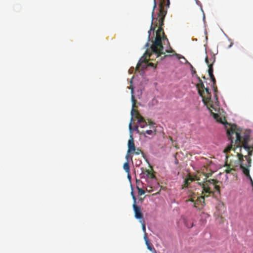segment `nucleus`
Segmentation results:
<instances>
[{"label":"nucleus","instance_id":"obj_29","mask_svg":"<svg viewBox=\"0 0 253 253\" xmlns=\"http://www.w3.org/2000/svg\"><path fill=\"white\" fill-rule=\"evenodd\" d=\"M148 44H149L147 43L146 44V45H147V46H148Z\"/></svg>","mask_w":253,"mask_h":253},{"label":"nucleus","instance_id":"obj_15","mask_svg":"<svg viewBox=\"0 0 253 253\" xmlns=\"http://www.w3.org/2000/svg\"><path fill=\"white\" fill-rule=\"evenodd\" d=\"M212 87H213V91L214 92V97L216 99V101H217V95L216 94L217 91V87L216 86V85L214 86H212Z\"/></svg>","mask_w":253,"mask_h":253},{"label":"nucleus","instance_id":"obj_10","mask_svg":"<svg viewBox=\"0 0 253 253\" xmlns=\"http://www.w3.org/2000/svg\"><path fill=\"white\" fill-rule=\"evenodd\" d=\"M136 150V147L134 145V140L132 135H130V138L128 141V150L127 153H132L133 151Z\"/></svg>","mask_w":253,"mask_h":253},{"label":"nucleus","instance_id":"obj_7","mask_svg":"<svg viewBox=\"0 0 253 253\" xmlns=\"http://www.w3.org/2000/svg\"><path fill=\"white\" fill-rule=\"evenodd\" d=\"M202 194H204V196L198 197L194 202V207L196 208H198L199 210L202 209L205 205V197L209 196L207 193H203L202 192Z\"/></svg>","mask_w":253,"mask_h":253},{"label":"nucleus","instance_id":"obj_19","mask_svg":"<svg viewBox=\"0 0 253 253\" xmlns=\"http://www.w3.org/2000/svg\"><path fill=\"white\" fill-rule=\"evenodd\" d=\"M137 188L138 189V193L139 195H142L145 193V191L143 189L139 188L138 187H137Z\"/></svg>","mask_w":253,"mask_h":253},{"label":"nucleus","instance_id":"obj_21","mask_svg":"<svg viewBox=\"0 0 253 253\" xmlns=\"http://www.w3.org/2000/svg\"><path fill=\"white\" fill-rule=\"evenodd\" d=\"M201 174H199V175H195L193 177L192 176V178L193 179V181L197 180L199 181L200 180V176Z\"/></svg>","mask_w":253,"mask_h":253},{"label":"nucleus","instance_id":"obj_18","mask_svg":"<svg viewBox=\"0 0 253 253\" xmlns=\"http://www.w3.org/2000/svg\"><path fill=\"white\" fill-rule=\"evenodd\" d=\"M141 153H142V152L141 151V150L140 149L136 148V150L135 151H133L131 154L139 155Z\"/></svg>","mask_w":253,"mask_h":253},{"label":"nucleus","instance_id":"obj_11","mask_svg":"<svg viewBox=\"0 0 253 253\" xmlns=\"http://www.w3.org/2000/svg\"><path fill=\"white\" fill-rule=\"evenodd\" d=\"M144 239L145 240L147 249L150 251H151L152 253H156V251L155 249L153 247V245L150 243L146 234L144 235Z\"/></svg>","mask_w":253,"mask_h":253},{"label":"nucleus","instance_id":"obj_4","mask_svg":"<svg viewBox=\"0 0 253 253\" xmlns=\"http://www.w3.org/2000/svg\"><path fill=\"white\" fill-rule=\"evenodd\" d=\"M191 69L192 74H195L198 83L196 84V86L198 89L199 94L202 97V101L204 104L207 106L208 109L213 114L214 118L216 119L218 117V115L216 113H212V110L216 111V109L215 108L213 101L211 99V93L210 91V89L208 87H205L204 83L200 78L196 74V71L189 63Z\"/></svg>","mask_w":253,"mask_h":253},{"label":"nucleus","instance_id":"obj_23","mask_svg":"<svg viewBox=\"0 0 253 253\" xmlns=\"http://www.w3.org/2000/svg\"><path fill=\"white\" fill-rule=\"evenodd\" d=\"M195 197H191L189 200V201H190V202H193L194 204V202L195 201L196 199H195Z\"/></svg>","mask_w":253,"mask_h":253},{"label":"nucleus","instance_id":"obj_28","mask_svg":"<svg viewBox=\"0 0 253 253\" xmlns=\"http://www.w3.org/2000/svg\"><path fill=\"white\" fill-rule=\"evenodd\" d=\"M146 190H147V191H149V192H151V190H148V189H146Z\"/></svg>","mask_w":253,"mask_h":253},{"label":"nucleus","instance_id":"obj_16","mask_svg":"<svg viewBox=\"0 0 253 253\" xmlns=\"http://www.w3.org/2000/svg\"><path fill=\"white\" fill-rule=\"evenodd\" d=\"M185 225L186 227L190 228L193 226V223L190 221H186L185 222Z\"/></svg>","mask_w":253,"mask_h":253},{"label":"nucleus","instance_id":"obj_12","mask_svg":"<svg viewBox=\"0 0 253 253\" xmlns=\"http://www.w3.org/2000/svg\"><path fill=\"white\" fill-rule=\"evenodd\" d=\"M192 181H193V179L192 178V176L190 174H188L184 181V184L182 185V189L188 187Z\"/></svg>","mask_w":253,"mask_h":253},{"label":"nucleus","instance_id":"obj_17","mask_svg":"<svg viewBox=\"0 0 253 253\" xmlns=\"http://www.w3.org/2000/svg\"><path fill=\"white\" fill-rule=\"evenodd\" d=\"M209 76L210 77L211 81L212 82V86L215 85V84H216V80H215V78L214 77V75H211V76Z\"/></svg>","mask_w":253,"mask_h":253},{"label":"nucleus","instance_id":"obj_6","mask_svg":"<svg viewBox=\"0 0 253 253\" xmlns=\"http://www.w3.org/2000/svg\"><path fill=\"white\" fill-rule=\"evenodd\" d=\"M154 63H148V59H146L145 56H143L139 60L138 63L136 66V69H143L146 68L147 66H154Z\"/></svg>","mask_w":253,"mask_h":253},{"label":"nucleus","instance_id":"obj_22","mask_svg":"<svg viewBox=\"0 0 253 253\" xmlns=\"http://www.w3.org/2000/svg\"><path fill=\"white\" fill-rule=\"evenodd\" d=\"M142 229H143V231H144V232L145 233V235L146 234V227H145V224L144 223V222L143 221V223H142Z\"/></svg>","mask_w":253,"mask_h":253},{"label":"nucleus","instance_id":"obj_14","mask_svg":"<svg viewBox=\"0 0 253 253\" xmlns=\"http://www.w3.org/2000/svg\"><path fill=\"white\" fill-rule=\"evenodd\" d=\"M123 168H124V170H125V171L127 173L128 177L129 178H130L131 176L129 174V172H130L129 165V163L128 161H127L125 163H124V166H123Z\"/></svg>","mask_w":253,"mask_h":253},{"label":"nucleus","instance_id":"obj_20","mask_svg":"<svg viewBox=\"0 0 253 253\" xmlns=\"http://www.w3.org/2000/svg\"><path fill=\"white\" fill-rule=\"evenodd\" d=\"M131 195L132 196V199L133 201V203H136V198L135 196L134 195L133 190H132V191L131 192Z\"/></svg>","mask_w":253,"mask_h":253},{"label":"nucleus","instance_id":"obj_25","mask_svg":"<svg viewBox=\"0 0 253 253\" xmlns=\"http://www.w3.org/2000/svg\"><path fill=\"white\" fill-rule=\"evenodd\" d=\"M128 154H129V153H127V154H126V158L127 159V161H128V157H129Z\"/></svg>","mask_w":253,"mask_h":253},{"label":"nucleus","instance_id":"obj_24","mask_svg":"<svg viewBox=\"0 0 253 253\" xmlns=\"http://www.w3.org/2000/svg\"><path fill=\"white\" fill-rule=\"evenodd\" d=\"M166 1H167L166 6L167 7H169V4H170L169 0H166Z\"/></svg>","mask_w":253,"mask_h":253},{"label":"nucleus","instance_id":"obj_27","mask_svg":"<svg viewBox=\"0 0 253 253\" xmlns=\"http://www.w3.org/2000/svg\"><path fill=\"white\" fill-rule=\"evenodd\" d=\"M145 130H149V127L146 128H144Z\"/></svg>","mask_w":253,"mask_h":253},{"label":"nucleus","instance_id":"obj_26","mask_svg":"<svg viewBox=\"0 0 253 253\" xmlns=\"http://www.w3.org/2000/svg\"><path fill=\"white\" fill-rule=\"evenodd\" d=\"M169 139L172 141V138L171 137L169 136Z\"/></svg>","mask_w":253,"mask_h":253},{"label":"nucleus","instance_id":"obj_13","mask_svg":"<svg viewBox=\"0 0 253 253\" xmlns=\"http://www.w3.org/2000/svg\"><path fill=\"white\" fill-rule=\"evenodd\" d=\"M143 176H145L150 179H153L155 177V175L154 173L152 172L151 170L149 169H146L144 171H142Z\"/></svg>","mask_w":253,"mask_h":253},{"label":"nucleus","instance_id":"obj_3","mask_svg":"<svg viewBox=\"0 0 253 253\" xmlns=\"http://www.w3.org/2000/svg\"><path fill=\"white\" fill-rule=\"evenodd\" d=\"M233 143L231 142V140L228 139L230 141V144L223 150V152L226 154L227 159L225 163V166L227 167L225 172L227 173H229L232 171L235 170L234 167H237L238 165L241 166L238 154H243L241 152V148L244 149L242 143L241 144L236 143V135H233ZM228 138H229L228 137Z\"/></svg>","mask_w":253,"mask_h":253},{"label":"nucleus","instance_id":"obj_5","mask_svg":"<svg viewBox=\"0 0 253 253\" xmlns=\"http://www.w3.org/2000/svg\"><path fill=\"white\" fill-rule=\"evenodd\" d=\"M205 176V180L203 182H198V184L202 186L203 193H207L208 196L213 194V190L220 193V187L217 185L218 181L213 179L207 180V178L211 175L210 173H202Z\"/></svg>","mask_w":253,"mask_h":253},{"label":"nucleus","instance_id":"obj_1","mask_svg":"<svg viewBox=\"0 0 253 253\" xmlns=\"http://www.w3.org/2000/svg\"><path fill=\"white\" fill-rule=\"evenodd\" d=\"M163 1H161L159 5V12L156 21H158L156 24H153V20L154 19L153 17L154 10L156 7V3L154 0V5L153 10L152 11V21L151 23V26L150 30L149 31L148 39H150L151 31L153 32H155L156 28L159 26L158 29L156 32V37L155 40L152 42V44L151 46V51L148 49L146 51L143 56L146 57H149V60H154L155 58L160 57V60H163L167 56H170V55L166 54V53H173L174 51L172 50L170 46L168 39L165 34L163 26L164 25V21L167 14V10L165 9Z\"/></svg>","mask_w":253,"mask_h":253},{"label":"nucleus","instance_id":"obj_9","mask_svg":"<svg viewBox=\"0 0 253 253\" xmlns=\"http://www.w3.org/2000/svg\"><path fill=\"white\" fill-rule=\"evenodd\" d=\"M133 209L134 211L135 217L137 219L143 218V214L141 211L140 208L137 206L136 203H133Z\"/></svg>","mask_w":253,"mask_h":253},{"label":"nucleus","instance_id":"obj_8","mask_svg":"<svg viewBox=\"0 0 253 253\" xmlns=\"http://www.w3.org/2000/svg\"><path fill=\"white\" fill-rule=\"evenodd\" d=\"M215 61V57L214 56H212L211 58L209 59L208 56H206L205 58V62L206 64L208 65L209 69H208V73L209 76L212 75L213 74V64Z\"/></svg>","mask_w":253,"mask_h":253},{"label":"nucleus","instance_id":"obj_2","mask_svg":"<svg viewBox=\"0 0 253 253\" xmlns=\"http://www.w3.org/2000/svg\"><path fill=\"white\" fill-rule=\"evenodd\" d=\"M131 88V101L132 102V108L131 111V114L132 116L131 122L129 124V128L130 130L132 129V123L131 121L132 120V118L134 117L137 120V123L139 124V126L141 128H146L149 127V130H145L144 129H142L141 130H139L137 128V131L138 133L142 136H143L145 137H149V138L153 137L156 134L157 129L155 123L152 122L150 120H148L146 121L144 118L139 114L137 110L134 109V107H135V105L136 103V100L135 99L134 95H133V88L132 86H130Z\"/></svg>","mask_w":253,"mask_h":253}]
</instances>
